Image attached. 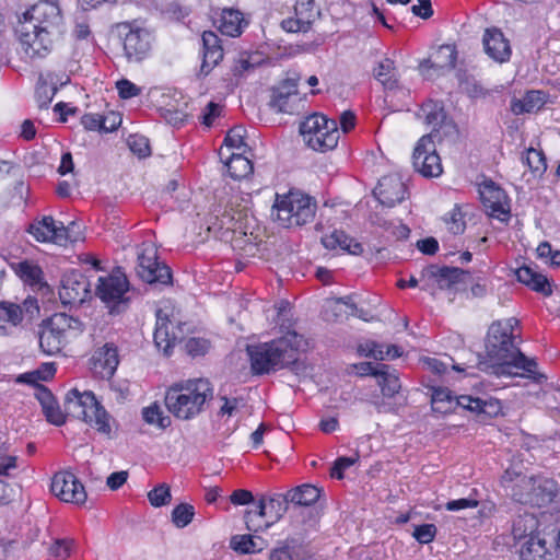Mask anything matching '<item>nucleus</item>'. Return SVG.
<instances>
[{
	"mask_svg": "<svg viewBox=\"0 0 560 560\" xmlns=\"http://www.w3.org/2000/svg\"><path fill=\"white\" fill-rule=\"evenodd\" d=\"M517 323L516 318L511 317L505 323L499 320L491 324L486 342L487 355L478 362V368L497 376L517 375L514 369L523 370V376L539 384L546 381V376L537 372V362L514 345L512 331Z\"/></svg>",
	"mask_w": 560,
	"mask_h": 560,
	"instance_id": "nucleus-1",
	"label": "nucleus"
},
{
	"mask_svg": "<svg viewBox=\"0 0 560 560\" xmlns=\"http://www.w3.org/2000/svg\"><path fill=\"white\" fill-rule=\"evenodd\" d=\"M304 346L303 336L294 330L270 342L247 346L253 373L269 374L289 366L296 361L298 351Z\"/></svg>",
	"mask_w": 560,
	"mask_h": 560,
	"instance_id": "nucleus-2",
	"label": "nucleus"
},
{
	"mask_svg": "<svg viewBox=\"0 0 560 560\" xmlns=\"http://www.w3.org/2000/svg\"><path fill=\"white\" fill-rule=\"evenodd\" d=\"M244 199L238 195L232 196L228 203L222 207L218 205L214 207L210 214L208 231L217 234L225 230L235 234L233 244L235 247L241 248L245 255L254 256L258 250L259 244L253 233L249 235L246 232L248 221V208L242 206Z\"/></svg>",
	"mask_w": 560,
	"mask_h": 560,
	"instance_id": "nucleus-3",
	"label": "nucleus"
},
{
	"mask_svg": "<svg viewBox=\"0 0 560 560\" xmlns=\"http://www.w3.org/2000/svg\"><path fill=\"white\" fill-rule=\"evenodd\" d=\"M213 398L208 380L195 378L173 384L165 394V406L177 419L191 420L205 411Z\"/></svg>",
	"mask_w": 560,
	"mask_h": 560,
	"instance_id": "nucleus-4",
	"label": "nucleus"
},
{
	"mask_svg": "<svg viewBox=\"0 0 560 560\" xmlns=\"http://www.w3.org/2000/svg\"><path fill=\"white\" fill-rule=\"evenodd\" d=\"M63 405L67 416L93 424L102 433L110 432L109 416L92 392L80 393L73 388L67 393Z\"/></svg>",
	"mask_w": 560,
	"mask_h": 560,
	"instance_id": "nucleus-5",
	"label": "nucleus"
},
{
	"mask_svg": "<svg viewBox=\"0 0 560 560\" xmlns=\"http://www.w3.org/2000/svg\"><path fill=\"white\" fill-rule=\"evenodd\" d=\"M432 409L440 413L454 411L456 407L469 410L478 416L493 417L501 406L495 399H482L470 395L453 396L448 388L438 387L432 392Z\"/></svg>",
	"mask_w": 560,
	"mask_h": 560,
	"instance_id": "nucleus-6",
	"label": "nucleus"
},
{
	"mask_svg": "<svg viewBox=\"0 0 560 560\" xmlns=\"http://www.w3.org/2000/svg\"><path fill=\"white\" fill-rule=\"evenodd\" d=\"M300 133L307 147L318 152L335 149L340 137L337 121L319 113L307 116L300 124Z\"/></svg>",
	"mask_w": 560,
	"mask_h": 560,
	"instance_id": "nucleus-7",
	"label": "nucleus"
},
{
	"mask_svg": "<svg viewBox=\"0 0 560 560\" xmlns=\"http://www.w3.org/2000/svg\"><path fill=\"white\" fill-rule=\"evenodd\" d=\"M276 218L283 228L302 226L313 221L316 201L299 191H290L275 205Z\"/></svg>",
	"mask_w": 560,
	"mask_h": 560,
	"instance_id": "nucleus-8",
	"label": "nucleus"
},
{
	"mask_svg": "<svg viewBox=\"0 0 560 560\" xmlns=\"http://www.w3.org/2000/svg\"><path fill=\"white\" fill-rule=\"evenodd\" d=\"M20 21L58 40L65 33L62 11L55 1H38L23 13Z\"/></svg>",
	"mask_w": 560,
	"mask_h": 560,
	"instance_id": "nucleus-9",
	"label": "nucleus"
},
{
	"mask_svg": "<svg viewBox=\"0 0 560 560\" xmlns=\"http://www.w3.org/2000/svg\"><path fill=\"white\" fill-rule=\"evenodd\" d=\"M115 28L122 43L124 56L129 63H140L150 56L154 38L149 30L130 22L118 23Z\"/></svg>",
	"mask_w": 560,
	"mask_h": 560,
	"instance_id": "nucleus-10",
	"label": "nucleus"
},
{
	"mask_svg": "<svg viewBox=\"0 0 560 560\" xmlns=\"http://www.w3.org/2000/svg\"><path fill=\"white\" fill-rule=\"evenodd\" d=\"M128 290L127 277L115 272L98 279L95 295L106 305L109 314L118 315L128 307L129 298L126 296Z\"/></svg>",
	"mask_w": 560,
	"mask_h": 560,
	"instance_id": "nucleus-11",
	"label": "nucleus"
},
{
	"mask_svg": "<svg viewBox=\"0 0 560 560\" xmlns=\"http://www.w3.org/2000/svg\"><path fill=\"white\" fill-rule=\"evenodd\" d=\"M20 45V52L30 62L45 59L54 50L58 39L48 36L39 31L19 21L15 30Z\"/></svg>",
	"mask_w": 560,
	"mask_h": 560,
	"instance_id": "nucleus-12",
	"label": "nucleus"
},
{
	"mask_svg": "<svg viewBox=\"0 0 560 560\" xmlns=\"http://www.w3.org/2000/svg\"><path fill=\"white\" fill-rule=\"evenodd\" d=\"M557 494V485L547 478L522 477L513 488V499L520 503H529L537 506L552 502Z\"/></svg>",
	"mask_w": 560,
	"mask_h": 560,
	"instance_id": "nucleus-13",
	"label": "nucleus"
},
{
	"mask_svg": "<svg viewBox=\"0 0 560 560\" xmlns=\"http://www.w3.org/2000/svg\"><path fill=\"white\" fill-rule=\"evenodd\" d=\"M433 136V133L422 136L412 154L415 170L428 178L439 177L443 173L441 158L436 153Z\"/></svg>",
	"mask_w": 560,
	"mask_h": 560,
	"instance_id": "nucleus-14",
	"label": "nucleus"
},
{
	"mask_svg": "<svg viewBox=\"0 0 560 560\" xmlns=\"http://www.w3.org/2000/svg\"><path fill=\"white\" fill-rule=\"evenodd\" d=\"M91 296V284L80 270L71 269L62 275L59 298L63 305H81Z\"/></svg>",
	"mask_w": 560,
	"mask_h": 560,
	"instance_id": "nucleus-15",
	"label": "nucleus"
},
{
	"mask_svg": "<svg viewBox=\"0 0 560 560\" xmlns=\"http://www.w3.org/2000/svg\"><path fill=\"white\" fill-rule=\"evenodd\" d=\"M137 273L149 284L168 285L172 283L170 267L158 261L156 250L152 246L144 247L138 254Z\"/></svg>",
	"mask_w": 560,
	"mask_h": 560,
	"instance_id": "nucleus-16",
	"label": "nucleus"
},
{
	"mask_svg": "<svg viewBox=\"0 0 560 560\" xmlns=\"http://www.w3.org/2000/svg\"><path fill=\"white\" fill-rule=\"evenodd\" d=\"M50 490L57 498L65 502L83 504L86 501L84 486L69 471L57 472L51 480Z\"/></svg>",
	"mask_w": 560,
	"mask_h": 560,
	"instance_id": "nucleus-17",
	"label": "nucleus"
},
{
	"mask_svg": "<svg viewBox=\"0 0 560 560\" xmlns=\"http://www.w3.org/2000/svg\"><path fill=\"white\" fill-rule=\"evenodd\" d=\"M154 343L162 349L165 355L171 354L172 348L178 342L184 341L182 325L176 327L172 325L166 313L163 310L156 311V325L154 330Z\"/></svg>",
	"mask_w": 560,
	"mask_h": 560,
	"instance_id": "nucleus-18",
	"label": "nucleus"
},
{
	"mask_svg": "<svg viewBox=\"0 0 560 560\" xmlns=\"http://www.w3.org/2000/svg\"><path fill=\"white\" fill-rule=\"evenodd\" d=\"M407 194L406 185L398 175H387L380 179L373 190L374 197L385 207L393 208L400 203Z\"/></svg>",
	"mask_w": 560,
	"mask_h": 560,
	"instance_id": "nucleus-19",
	"label": "nucleus"
},
{
	"mask_svg": "<svg viewBox=\"0 0 560 560\" xmlns=\"http://www.w3.org/2000/svg\"><path fill=\"white\" fill-rule=\"evenodd\" d=\"M298 101V79L290 78L272 90L269 105L279 113L292 114Z\"/></svg>",
	"mask_w": 560,
	"mask_h": 560,
	"instance_id": "nucleus-20",
	"label": "nucleus"
},
{
	"mask_svg": "<svg viewBox=\"0 0 560 560\" xmlns=\"http://www.w3.org/2000/svg\"><path fill=\"white\" fill-rule=\"evenodd\" d=\"M481 201L489 214L504 222L510 217L509 208L503 203L504 191L497 187L493 182L486 183L479 190Z\"/></svg>",
	"mask_w": 560,
	"mask_h": 560,
	"instance_id": "nucleus-21",
	"label": "nucleus"
},
{
	"mask_svg": "<svg viewBox=\"0 0 560 560\" xmlns=\"http://www.w3.org/2000/svg\"><path fill=\"white\" fill-rule=\"evenodd\" d=\"M482 44L486 54L494 61L503 63L510 60L512 54L510 42L499 28H487Z\"/></svg>",
	"mask_w": 560,
	"mask_h": 560,
	"instance_id": "nucleus-22",
	"label": "nucleus"
},
{
	"mask_svg": "<svg viewBox=\"0 0 560 560\" xmlns=\"http://www.w3.org/2000/svg\"><path fill=\"white\" fill-rule=\"evenodd\" d=\"M203 58L200 67V73L208 75L211 70L223 59V49L220 45V38L212 31H206L202 34Z\"/></svg>",
	"mask_w": 560,
	"mask_h": 560,
	"instance_id": "nucleus-23",
	"label": "nucleus"
},
{
	"mask_svg": "<svg viewBox=\"0 0 560 560\" xmlns=\"http://www.w3.org/2000/svg\"><path fill=\"white\" fill-rule=\"evenodd\" d=\"M421 116L424 118V122L432 127L433 139L438 136L440 128L454 129L455 126L451 120L447 119L446 113L442 103L428 101L421 107Z\"/></svg>",
	"mask_w": 560,
	"mask_h": 560,
	"instance_id": "nucleus-24",
	"label": "nucleus"
},
{
	"mask_svg": "<svg viewBox=\"0 0 560 560\" xmlns=\"http://www.w3.org/2000/svg\"><path fill=\"white\" fill-rule=\"evenodd\" d=\"M425 273L430 278H434L441 290L453 288L455 284L463 280V277L468 272L456 267H439L436 265H430L425 268Z\"/></svg>",
	"mask_w": 560,
	"mask_h": 560,
	"instance_id": "nucleus-25",
	"label": "nucleus"
},
{
	"mask_svg": "<svg viewBox=\"0 0 560 560\" xmlns=\"http://www.w3.org/2000/svg\"><path fill=\"white\" fill-rule=\"evenodd\" d=\"M28 232L38 242H54L62 246V236L58 234V224L52 217H44L40 221L31 224Z\"/></svg>",
	"mask_w": 560,
	"mask_h": 560,
	"instance_id": "nucleus-26",
	"label": "nucleus"
},
{
	"mask_svg": "<svg viewBox=\"0 0 560 560\" xmlns=\"http://www.w3.org/2000/svg\"><path fill=\"white\" fill-rule=\"evenodd\" d=\"M517 280L533 290L545 295L551 294V288L546 276L537 272L530 266L524 265L516 270Z\"/></svg>",
	"mask_w": 560,
	"mask_h": 560,
	"instance_id": "nucleus-27",
	"label": "nucleus"
},
{
	"mask_svg": "<svg viewBox=\"0 0 560 560\" xmlns=\"http://www.w3.org/2000/svg\"><path fill=\"white\" fill-rule=\"evenodd\" d=\"M36 397L42 405L46 419L55 425H62L65 423V415L52 394L47 388L40 386L37 389Z\"/></svg>",
	"mask_w": 560,
	"mask_h": 560,
	"instance_id": "nucleus-28",
	"label": "nucleus"
},
{
	"mask_svg": "<svg viewBox=\"0 0 560 560\" xmlns=\"http://www.w3.org/2000/svg\"><path fill=\"white\" fill-rule=\"evenodd\" d=\"M551 556L546 539L539 534L530 535L521 548L522 560H550Z\"/></svg>",
	"mask_w": 560,
	"mask_h": 560,
	"instance_id": "nucleus-29",
	"label": "nucleus"
},
{
	"mask_svg": "<svg viewBox=\"0 0 560 560\" xmlns=\"http://www.w3.org/2000/svg\"><path fill=\"white\" fill-rule=\"evenodd\" d=\"M546 103V94L541 91H529L523 98L511 101V110L515 115L539 110Z\"/></svg>",
	"mask_w": 560,
	"mask_h": 560,
	"instance_id": "nucleus-30",
	"label": "nucleus"
},
{
	"mask_svg": "<svg viewBox=\"0 0 560 560\" xmlns=\"http://www.w3.org/2000/svg\"><path fill=\"white\" fill-rule=\"evenodd\" d=\"M374 78L387 91H393L398 88V73L394 60L384 58L377 62L373 70Z\"/></svg>",
	"mask_w": 560,
	"mask_h": 560,
	"instance_id": "nucleus-31",
	"label": "nucleus"
},
{
	"mask_svg": "<svg viewBox=\"0 0 560 560\" xmlns=\"http://www.w3.org/2000/svg\"><path fill=\"white\" fill-rule=\"evenodd\" d=\"M457 52L455 47L451 45L441 46L433 60H427L420 65L422 69L434 68L439 71H451L456 66Z\"/></svg>",
	"mask_w": 560,
	"mask_h": 560,
	"instance_id": "nucleus-32",
	"label": "nucleus"
},
{
	"mask_svg": "<svg viewBox=\"0 0 560 560\" xmlns=\"http://www.w3.org/2000/svg\"><path fill=\"white\" fill-rule=\"evenodd\" d=\"M243 13L234 9H223L220 19L219 30L222 34L236 37L242 34L245 25Z\"/></svg>",
	"mask_w": 560,
	"mask_h": 560,
	"instance_id": "nucleus-33",
	"label": "nucleus"
},
{
	"mask_svg": "<svg viewBox=\"0 0 560 560\" xmlns=\"http://www.w3.org/2000/svg\"><path fill=\"white\" fill-rule=\"evenodd\" d=\"M320 497V489L305 483L298 486L287 492V501L299 506H310L317 502Z\"/></svg>",
	"mask_w": 560,
	"mask_h": 560,
	"instance_id": "nucleus-34",
	"label": "nucleus"
},
{
	"mask_svg": "<svg viewBox=\"0 0 560 560\" xmlns=\"http://www.w3.org/2000/svg\"><path fill=\"white\" fill-rule=\"evenodd\" d=\"M378 386L385 397L395 396L401 388L399 377L394 369L387 364H378L376 372Z\"/></svg>",
	"mask_w": 560,
	"mask_h": 560,
	"instance_id": "nucleus-35",
	"label": "nucleus"
},
{
	"mask_svg": "<svg viewBox=\"0 0 560 560\" xmlns=\"http://www.w3.org/2000/svg\"><path fill=\"white\" fill-rule=\"evenodd\" d=\"M66 339L60 332L51 329L49 325L44 323L39 332V347L42 351L48 355L59 353L65 346Z\"/></svg>",
	"mask_w": 560,
	"mask_h": 560,
	"instance_id": "nucleus-36",
	"label": "nucleus"
},
{
	"mask_svg": "<svg viewBox=\"0 0 560 560\" xmlns=\"http://www.w3.org/2000/svg\"><path fill=\"white\" fill-rule=\"evenodd\" d=\"M245 152L246 150L244 149L241 153H233L225 163L230 176L234 179L247 178L254 171L252 161L244 156Z\"/></svg>",
	"mask_w": 560,
	"mask_h": 560,
	"instance_id": "nucleus-37",
	"label": "nucleus"
},
{
	"mask_svg": "<svg viewBox=\"0 0 560 560\" xmlns=\"http://www.w3.org/2000/svg\"><path fill=\"white\" fill-rule=\"evenodd\" d=\"M14 272L30 285H42L43 284V270L42 268L28 260L12 264Z\"/></svg>",
	"mask_w": 560,
	"mask_h": 560,
	"instance_id": "nucleus-38",
	"label": "nucleus"
},
{
	"mask_svg": "<svg viewBox=\"0 0 560 560\" xmlns=\"http://www.w3.org/2000/svg\"><path fill=\"white\" fill-rule=\"evenodd\" d=\"M95 360L103 366L107 376L114 375L118 363V350L114 343H105L95 354Z\"/></svg>",
	"mask_w": 560,
	"mask_h": 560,
	"instance_id": "nucleus-39",
	"label": "nucleus"
},
{
	"mask_svg": "<svg viewBox=\"0 0 560 560\" xmlns=\"http://www.w3.org/2000/svg\"><path fill=\"white\" fill-rule=\"evenodd\" d=\"M266 517L269 520L268 514V505L266 502V497H261L258 501V504L255 510H247L245 512L244 518L246 528L249 532H258L265 528V522H261V518Z\"/></svg>",
	"mask_w": 560,
	"mask_h": 560,
	"instance_id": "nucleus-40",
	"label": "nucleus"
},
{
	"mask_svg": "<svg viewBox=\"0 0 560 560\" xmlns=\"http://www.w3.org/2000/svg\"><path fill=\"white\" fill-rule=\"evenodd\" d=\"M267 544L261 537L250 535H236L231 539V547L241 553L259 552L266 548Z\"/></svg>",
	"mask_w": 560,
	"mask_h": 560,
	"instance_id": "nucleus-41",
	"label": "nucleus"
},
{
	"mask_svg": "<svg viewBox=\"0 0 560 560\" xmlns=\"http://www.w3.org/2000/svg\"><path fill=\"white\" fill-rule=\"evenodd\" d=\"M108 118L97 114H86L82 117L81 122L86 130H103L105 132L115 130L121 124V117L115 113H112L113 121L109 126H107Z\"/></svg>",
	"mask_w": 560,
	"mask_h": 560,
	"instance_id": "nucleus-42",
	"label": "nucleus"
},
{
	"mask_svg": "<svg viewBox=\"0 0 560 560\" xmlns=\"http://www.w3.org/2000/svg\"><path fill=\"white\" fill-rule=\"evenodd\" d=\"M268 505L269 520L265 522V528H269L277 523L288 511L290 501H287L285 494H275L273 497L266 498Z\"/></svg>",
	"mask_w": 560,
	"mask_h": 560,
	"instance_id": "nucleus-43",
	"label": "nucleus"
},
{
	"mask_svg": "<svg viewBox=\"0 0 560 560\" xmlns=\"http://www.w3.org/2000/svg\"><path fill=\"white\" fill-rule=\"evenodd\" d=\"M23 320V310L20 305L9 302L0 303V327L10 330Z\"/></svg>",
	"mask_w": 560,
	"mask_h": 560,
	"instance_id": "nucleus-44",
	"label": "nucleus"
},
{
	"mask_svg": "<svg viewBox=\"0 0 560 560\" xmlns=\"http://www.w3.org/2000/svg\"><path fill=\"white\" fill-rule=\"evenodd\" d=\"M355 310V304L350 296L338 298L327 303L325 307L326 319L341 320L347 318L345 312Z\"/></svg>",
	"mask_w": 560,
	"mask_h": 560,
	"instance_id": "nucleus-45",
	"label": "nucleus"
},
{
	"mask_svg": "<svg viewBox=\"0 0 560 560\" xmlns=\"http://www.w3.org/2000/svg\"><path fill=\"white\" fill-rule=\"evenodd\" d=\"M537 521L532 514L518 515L512 526V534L515 539H523L533 535Z\"/></svg>",
	"mask_w": 560,
	"mask_h": 560,
	"instance_id": "nucleus-46",
	"label": "nucleus"
},
{
	"mask_svg": "<svg viewBox=\"0 0 560 560\" xmlns=\"http://www.w3.org/2000/svg\"><path fill=\"white\" fill-rule=\"evenodd\" d=\"M294 12L295 16L300 18V22L304 21L310 26L320 14L319 9L315 5V0H298Z\"/></svg>",
	"mask_w": 560,
	"mask_h": 560,
	"instance_id": "nucleus-47",
	"label": "nucleus"
},
{
	"mask_svg": "<svg viewBox=\"0 0 560 560\" xmlns=\"http://www.w3.org/2000/svg\"><path fill=\"white\" fill-rule=\"evenodd\" d=\"M143 420L148 424H155L160 429H166L171 424V418L164 416L161 407L158 404H152L142 410Z\"/></svg>",
	"mask_w": 560,
	"mask_h": 560,
	"instance_id": "nucleus-48",
	"label": "nucleus"
},
{
	"mask_svg": "<svg viewBox=\"0 0 560 560\" xmlns=\"http://www.w3.org/2000/svg\"><path fill=\"white\" fill-rule=\"evenodd\" d=\"M195 516V508L188 503H180L172 511V522L177 528L189 525Z\"/></svg>",
	"mask_w": 560,
	"mask_h": 560,
	"instance_id": "nucleus-49",
	"label": "nucleus"
},
{
	"mask_svg": "<svg viewBox=\"0 0 560 560\" xmlns=\"http://www.w3.org/2000/svg\"><path fill=\"white\" fill-rule=\"evenodd\" d=\"M522 161L535 174H542L547 168L544 153L536 149H528Z\"/></svg>",
	"mask_w": 560,
	"mask_h": 560,
	"instance_id": "nucleus-50",
	"label": "nucleus"
},
{
	"mask_svg": "<svg viewBox=\"0 0 560 560\" xmlns=\"http://www.w3.org/2000/svg\"><path fill=\"white\" fill-rule=\"evenodd\" d=\"M322 243L328 249L339 247L347 252L349 245L352 244V238L342 231H334L331 234L324 236Z\"/></svg>",
	"mask_w": 560,
	"mask_h": 560,
	"instance_id": "nucleus-51",
	"label": "nucleus"
},
{
	"mask_svg": "<svg viewBox=\"0 0 560 560\" xmlns=\"http://www.w3.org/2000/svg\"><path fill=\"white\" fill-rule=\"evenodd\" d=\"M148 499L151 505L154 508L167 505L172 500L170 486L166 483L156 486L151 491H149Z\"/></svg>",
	"mask_w": 560,
	"mask_h": 560,
	"instance_id": "nucleus-52",
	"label": "nucleus"
},
{
	"mask_svg": "<svg viewBox=\"0 0 560 560\" xmlns=\"http://www.w3.org/2000/svg\"><path fill=\"white\" fill-rule=\"evenodd\" d=\"M129 149L139 158H147L150 155V144L148 138L139 135H131L128 138Z\"/></svg>",
	"mask_w": 560,
	"mask_h": 560,
	"instance_id": "nucleus-53",
	"label": "nucleus"
},
{
	"mask_svg": "<svg viewBox=\"0 0 560 560\" xmlns=\"http://www.w3.org/2000/svg\"><path fill=\"white\" fill-rule=\"evenodd\" d=\"M245 136V128L243 126H235L228 131L224 144L233 149L246 148V144L244 143Z\"/></svg>",
	"mask_w": 560,
	"mask_h": 560,
	"instance_id": "nucleus-54",
	"label": "nucleus"
},
{
	"mask_svg": "<svg viewBox=\"0 0 560 560\" xmlns=\"http://www.w3.org/2000/svg\"><path fill=\"white\" fill-rule=\"evenodd\" d=\"M45 323L49 325L52 330L60 332V335L63 336L65 339L66 332L70 331V315L66 313H57L52 315L49 319H47Z\"/></svg>",
	"mask_w": 560,
	"mask_h": 560,
	"instance_id": "nucleus-55",
	"label": "nucleus"
},
{
	"mask_svg": "<svg viewBox=\"0 0 560 560\" xmlns=\"http://www.w3.org/2000/svg\"><path fill=\"white\" fill-rule=\"evenodd\" d=\"M73 544V539H56L49 548V552L51 556L65 560L70 556Z\"/></svg>",
	"mask_w": 560,
	"mask_h": 560,
	"instance_id": "nucleus-56",
	"label": "nucleus"
},
{
	"mask_svg": "<svg viewBox=\"0 0 560 560\" xmlns=\"http://www.w3.org/2000/svg\"><path fill=\"white\" fill-rule=\"evenodd\" d=\"M58 234H61L62 245L68 242H77L81 238L80 226L77 222H70L67 226L60 222L58 225Z\"/></svg>",
	"mask_w": 560,
	"mask_h": 560,
	"instance_id": "nucleus-57",
	"label": "nucleus"
},
{
	"mask_svg": "<svg viewBox=\"0 0 560 560\" xmlns=\"http://www.w3.org/2000/svg\"><path fill=\"white\" fill-rule=\"evenodd\" d=\"M436 532L434 524H422L415 527L412 536L420 544H429L435 538Z\"/></svg>",
	"mask_w": 560,
	"mask_h": 560,
	"instance_id": "nucleus-58",
	"label": "nucleus"
},
{
	"mask_svg": "<svg viewBox=\"0 0 560 560\" xmlns=\"http://www.w3.org/2000/svg\"><path fill=\"white\" fill-rule=\"evenodd\" d=\"M56 92L57 89L55 86H48L46 83L38 85L35 93L38 107L42 109L47 108Z\"/></svg>",
	"mask_w": 560,
	"mask_h": 560,
	"instance_id": "nucleus-59",
	"label": "nucleus"
},
{
	"mask_svg": "<svg viewBox=\"0 0 560 560\" xmlns=\"http://www.w3.org/2000/svg\"><path fill=\"white\" fill-rule=\"evenodd\" d=\"M184 348L191 357L203 355L209 349V342L202 338H189L185 341Z\"/></svg>",
	"mask_w": 560,
	"mask_h": 560,
	"instance_id": "nucleus-60",
	"label": "nucleus"
},
{
	"mask_svg": "<svg viewBox=\"0 0 560 560\" xmlns=\"http://www.w3.org/2000/svg\"><path fill=\"white\" fill-rule=\"evenodd\" d=\"M118 94L124 100H129L138 96L141 93V88L127 79H121L116 82Z\"/></svg>",
	"mask_w": 560,
	"mask_h": 560,
	"instance_id": "nucleus-61",
	"label": "nucleus"
},
{
	"mask_svg": "<svg viewBox=\"0 0 560 560\" xmlns=\"http://www.w3.org/2000/svg\"><path fill=\"white\" fill-rule=\"evenodd\" d=\"M220 399L223 401V405L220 408V413L222 416H232L234 411H236L240 408V406H243V399L241 398H229L226 396H221Z\"/></svg>",
	"mask_w": 560,
	"mask_h": 560,
	"instance_id": "nucleus-62",
	"label": "nucleus"
},
{
	"mask_svg": "<svg viewBox=\"0 0 560 560\" xmlns=\"http://www.w3.org/2000/svg\"><path fill=\"white\" fill-rule=\"evenodd\" d=\"M355 463L354 458L350 457H339L331 468L330 475L334 478L342 479L343 478V470L349 468Z\"/></svg>",
	"mask_w": 560,
	"mask_h": 560,
	"instance_id": "nucleus-63",
	"label": "nucleus"
},
{
	"mask_svg": "<svg viewBox=\"0 0 560 560\" xmlns=\"http://www.w3.org/2000/svg\"><path fill=\"white\" fill-rule=\"evenodd\" d=\"M281 26L287 32H307L310 30V25H306L305 22L301 21L300 18H289L282 21Z\"/></svg>",
	"mask_w": 560,
	"mask_h": 560,
	"instance_id": "nucleus-64",
	"label": "nucleus"
}]
</instances>
